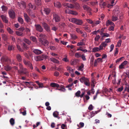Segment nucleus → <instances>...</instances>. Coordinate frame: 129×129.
<instances>
[{"instance_id":"f257e3e1","label":"nucleus","mask_w":129,"mask_h":129,"mask_svg":"<svg viewBox=\"0 0 129 129\" xmlns=\"http://www.w3.org/2000/svg\"><path fill=\"white\" fill-rule=\"evenodd\" d=\"M69 21L79 25H81L83 23V22L82 20L74 18L69 19Z\"/></svg>"},{"instance_id":"f03ea898","label":"nucleus","mask_w":129,"mask_h":129,"mask_svg":"<svg viewBox=\"0 0 129 129\" xmlns=\"http://www.w3.org/2000/svg\"><path fill=\"white\" fill-rule=\"evenodd\" d=\"M105 47V42H102L99 46V47H94L92 49V52H96L102 50L103 49V47Z\"/></svg>"},{"instance_id":"7ed1b4c3","label":"nucleus","mask_w":129,"mask_h":129,"mask_svg":"<svg viewBox=\"0 0 129 129\" xmlns=\"http://www.w3.org/2000/svg\"><path fill=\"white\" fill-rule=\"evenodd\" d=\"M23 62L24 64L28 68L31 70L33 69V67L32 66V63L29 61L24 59L23 60Z\"/></svg>"},{"instance_id":"20e7f679","label":"nucleus","mask_w":129,"mask_h":129,"mask_svg":"<svg viewBox=\"0 0 129 129\" xmlns=\"http://www.w3.org/2000/svg\"><path fill=\"white\" fill-rule=\"evenodd\" d=\"M42 24L44 29L47 32H51L50 27L47 23L44 22L42 23Z\"/></svg>"},{"instance_id":"39448f33","label":"nucleus","mask_w":129,"mask_h":129,"mask_svg":"<svg viewBox=\"0 0 129 129\" xmlns=\"http://www.w3.org/2000/svg\"><path fill=\"white\" fill-rule=\"evenodd\" d=\"M9 17L12 19H14L15 17V13L12 9L9 10L8 12Z\"/></svg>"},{"instance_id":"423d86ee","label":"nucleus","mask_w":129,"mask_h":129,"mask_svg":"<svg viewBox=\"0 0 129 129\" xmlns=\"http://www.w3.org/2000/svg\"><path fill=\"white\" fill-rule=\"evenodd\" d=\"M17 5L19 9L25 8L26 7L25 3L23 1H21L20 3L18 2Z\"/></svg>"},{"instance_id":"0eeeda50","label":"nucleus","mask_w":129,"mask_h":129,"mask_svg":"<svg viewBox=\"0 0 129 129\" xmlns=\"http://www.w3.org/2000/svg\"><path fill=\"white\" fill-rule=\"evenodd\" d=\"M1 60L2 62H11V59L6 56H2L1 58Z\"/></svg>"},{"instance_id":"6e6552de","label":"nucleus","mask_w":129,"mask_h":129,"mask_svg":"<svg viewBox=\"0 0 129 129\" xmlns=\"http://www.w3.org/2000/svg\"><path fill=\"white\" fill-rule=\"evenodd\" d=\"M36 30L40 32H42L43 29L41 25L39 24H36L35 25Z\"/></svg>"},{"instance_id":"1a4fd4ad","label":"nucleus","mask_w":129,"mask_h":129,"mask_svg":"<svg viewBox=\"0 0 129 129\" xmlns=\"http://www.w3.org/2000/svg\"><path fill=\"white\" fill-rule=\"evenodd\" d=\"M53 19L56 22H58L60 21V16L56 13L53 14Z\"/></svg>"},{"instance_id":"9d476101","label":"nucleus","mask_w":129,"mask_h":129,"mask_svg":"<svg viewBox=\"0 0 129 129\" xmlns=\"http://www.w3.org/2000/svg\"><path fill=\"white\" fill-rule=\"evenodd\" d=\"M40 38H39V41L40 42H42L43 41L45 40V37L46 36L45 35L42 34H40Z\"/></svg>"},{"instance_id":"9b49d317","label":"nucleus","mask_w":129,"mask_h":129,"mask_svg":"<svg viewBox=\"0 0 129 129\" xmlns=\"http://www.w3.org/2000/svg\"><path fill=\"white\" fill-rule=\"evenodd\" d=\"M23 16L25 20L27 23H29L30 22L31 19L26 13H24Z\"/></svg>"},{"instance_id":"f8f14e48","label":"nucleus","mask_w":129,"mask_h":129,"mask_svg":"<svg viewBox=\"0 0 129 129\" xmlns=\"http://www.w3.org/2000/svg\"><path fill=\"white\" fill-rule=\"evenodd\" d=\"M45 57V55H43L42 56H38L35 58V60L37 61H39L43 60L44 58Z\"/></svg>"},{"instance_id":"ddd939ff","label":"nucleus","mask_w":129,"mask_h":129,"mask_svg":"<svg viewBox=\"0 0 129 129\" xmlns=\"http://www.w3.org/2000/svg\"><path fill=\"white\" fill-rule=\"evenodd\" d=\"M27 7L28 8V11L31 10L33 9L34 10H35L36 9V7L34 6V5H32L30 3L28 4Z\"/></svg>"},{"instance_id":"4468645a","label":"nucleus","mask_w":129,"mask_h":129,"mask_svg":"<svg viewBox=\"0 0 129 129\" xmlns=\"http://www.w3.org/2000/svg\"><path fill=\"white\" fill-rule=\"evenodd\" d=\"M64 5L67 8L72 9L74 7V6L71 4L65 3L64 4Z\"/></svg>"},{"instance_id":"2eb2a0df","label":"nucleus","mask_w":129,"mask_h":129,"mask_svg":"<svg viewBox=\"0 0 129 129\" xmlns=\"http://www.w3.org/2000/svg\"><path fill=\"white\" fill-rule=\"evenodd\" d=\"M127 63V62L126 60L124 61L119 66V68L120 69H122L124 68V66Z\"/></svg>"},{"instance_id":"dca6fc26","label":"nucleus","mask_w":129,"mask_h":129,"mask_svg":"<svg viewBox=\"0 0 129 129\" xmlns=\"http://www.w3.org/2000/svg\"><path fill=\"white\" fill-rule=\"evenodd\" d=\"M0 17H1L3 21L5 23H8V20L7 19L6 17V16L3 15H2L0 16Z\"/></svg>"},{"instance_id":"f3484780","label":"nucleus","mask_w":129,"mask_h":129,"mask_svg":"<svg viewBox=\"0 0 129 129\" xmlns=\"http://www.w3.org/2000/svg\"><path fill=\"white\" fill-rule=\"evenodd\" d=\"M54 5L55 7L58 8H60L61 7V4L60 3L56 1H55L54 3Z\"/></svg>"},{"instance_id":"a211bd4d","label":"nucleus","mask_w":129,"mask_h":129,"mask_svg":"<svg viewBox=\"0 0 129 129\" xmlns=\"http://www.w3.org/2000/svg\"><path fill=\"white\" fill-rule=\"evenodd\" d=\"M33 52L35 54L37 55H39L42 53V52L40 50L37 49H35L33 51Z\"/></svg>"},{"instance_id":"6ab92c4d","label":"nucleus","mask_w":129,"mask_h":129,"mask_svg":"<svg viewBox=\"0 0 129 129\" xmlns=\"http://www.w3.org/2000/svg\"><path fill=\"white\" fill-rule=\"evenodd\" d=\"M76 0H66V2H69L70 3L75 4L78 7H79V4L76 2Z\"/></svg>"},{"instance_id":"aec40b11","label":"nucleus","mask_w":129,"mask_h":129,"mask_svg":"<svg viewBox=\"0 0 129 129\" xmlns=\"http://www.w3.org/2000/svg\"><path fill=\"white\" fill-rule=\"evenodd\" d=\"M80 81L81 83H84L86 81H89V80L88 78L83 77L80 78Z\"/></svg>"},{"instance_id":"412c9836","label":"nucleus","mask_w":129,"mask_h":129,"mask_svg":"<svg viewBox=\"0 0 129 129\" xmlns=\"http://www.w3.org/2000/svg\"><path fill=\"white\" fill-rule=\"evenodd\" d=\"M43 11L45 13L46 15H48L50 13V10L49 8H44Z\"/></svg>"},{"instance_id":"4be33fe9","label":"nucleus","mask_w":129,"mask_h":129,"mask_svg":"<svg viewBox=\"0 0 129 129\" xmlns=\"http://www.w3.org/2000/svg\"><path fill=\"white\" fill-rule=\"evenodd\" d=\"M27 12L29 15L32 18H35V16L34 13L31 10L27 11Z\"/></svg>"},{"instance_id":"5701e85b","label":"nucleus","mask_w":129,"mask_h":129,"mask_svg":"<svg viewBox=\"0 0 129 129\" xmlns=\"http://www.w3.org/2000/svg\"><path fill=\"white\" fill-rule=\"evenodd\" d=\"M50 86L52 87H57V88L60 87L59 85L56 83H52L50 84Z\"/></svg>"},{"instance_id":"b1692460","label":"nucleus","mask_w":129,"mask_h":129,"mask_svg":"<svg viewBox=\"0 0 129 129\" xmlns=\"http://www.w3.org/2000/svg\"><path fill=\"white\" fill-rule=\"evenodd\" d=\"M105 28H102L100 31V34L101 35V36L102 37H105V33H104V31Z\"/></svg>"},{"instance_id":"393cba45","label":"nucleus","mask_w":129,"mask_h":129,"mask_svg":"<svg viewBox=\"0 0 129 129\" xmlns=\"http://www.w3.org/2000/svg\"><path fill=\"white\" fill-rule=\"evenodd\" d=\"M109 25H113L114 26V24L113 22L109 20H108L106 22V25L107 26H108Z\"/></svg>"},{"instance_id":"a878e982","label":"nucleus","mask_w":129,"mask_h":129,"mask_svg":"<svg viewBox=\"0 0 129 129\" xmlns=\"http://www.w3.org/2000/svg\"><path fill=\"white\" fill-rule=\"evenodd\" d=\"M83 8L85 10H87V11L91 10L90 8L86 5H84L83 6Z\"/></svg>"},{"instance_id":"bb28decb","label":"nucleus","mask_w":129,"mask_h":129,"mask_svg":"<svg viewBox=\"0 0 129 129\" xmlns=\"http://www.w3.org/2000/svg\"><path fill=\"white\" fill-rule=\"evenodd\" d=\"M16 58L17 60L19 62H20L22 61V58L21 55L19 54H18L16 55Z\"/></svg>"},{"instance_id":"cd10ccee","label":"nucleus","mask_w":129,"mask_h":129,"mask_svg":"<svg viewBox=\"0 0 129 129\" xmlns=\"http://www.w3.org/2000/svg\"><path fill=\"white\" fill-rule=\"evenodd\" d=\"M53 115L55 117L57 118L58 119L59 118V117L58 116V113L57 111H55L53 113Z\"/></svg>"},{"instance_id":"c85d7f7f","label":"nucleus","mask_w":129,"mask_h":129,"mask_svg":"<svg viewBox=\"0 0 129 129\" xmlns=\"http://www.w3.org/2000/svg\"><path fill=\"white\" fill-rule=\"evenodd\" d=\"M1 8L2 9V11L4 12L6 11L8 9V8L7 6L4 5L2 6Z\"/></svg>"},{"instance_id":"c756f323","label":"nucleus","mask_w":129,"mask_h":129,"mask_svg":"<svg viewBox=\"0 0 129 129\" xmlns=\"http://www.w3.org/2000/svg\"><path fill=\"white\" fill-rule=\"evenodd\" d=\"M14 46L12 45H9L8 46V49L9 51H11L14 50Z\"/></svg>"},{"instance_id":"7c9ffc66","label":"nucleus","mask_w":129,"mask_h":129,"mask_svg":"<svg viewBox=\"0 0 129 129\" xmlns=\"http://www.w3.org/2000/svg\"><path fill=\"white\" fill-rule=\"evenodd\" d=\"M2 37L3 40L5 41H7L8 39L7 36L4 34H2Z\"/></svg>"},{"instance_id":"2f4dec72","label":"nucleus","mask_w":129,"mask_h":129,"mask_svg":"<svg viewBox=\"0 0 129 129\" xmlns=\"http://www.w3.org/2000/svg\"><path fill=\"white\" fill-rule=\"evenodd\" d=\"M44 46H46L48 45V44L49 43L48 41L46 40H45L43 41V42L41 43Z\"/></svg>"},{"instance_id":"473e14b6","label":"nucleus","mask_w":129,"mask_h":129,"mask_svg":"<svg viewBox=\"0 0 129 129\" xmlns=\"http://www.w3.org/2000/svg\"><path fill=\"white\" fill-rule=\"evenodd\" d=\"M50 59L52 61L56 63H59V61L58 60L53 58H50Z\"/></svg>"},{"instance_id":"72a5a7b5","label":"nucleus","mask_w":129,"mask_h":129,"mask_svg":"<svg viewBox=\"0 0 129 129\" xmlns=\"http://www.w3.org/2000/svg\"><path fill=\"white\" fill-rule=\"evenodd\" d=\"M27 69L26 68H23V69L21 70L20 72L21 73H23L24 74H26L27 72Z\"/></svg>"},{"instance_id":"f704fd0d","label":"nucleus","mask_w":129,"mask_h":129,"mask_svg":"<svg viewBox=\"0 0 129 129\" xmlns=\"http://www.w3.org/2000/svg\"><path fill=\"white\" fill-rule=\"evenodd\" d=\"M18 22L21 24H23L24 21L22 18L20 17H18Z\"/></svg>"},{"instance_id":"c9c22d12","label":"nucleus","mask_w":129,"mask_h":129,"mask_svg":"<svg viewBox=\"0 0 129 129\" xmlns=\"http://www.w3.org/2000/svg\"><path fill=\"white\" fill-rule=\"evenodd\" d=\"M23 41L28 45H30L31 43V42L29 40L25 38H24L23 39Z\"/></svg>"},{"instance_id":"e433bc0d","label":"nucleus","mask_w":129,"mask_h":129,"mask_svg":"<svg viewBox=\"0 0 129 129\" xmlns=\"http://www.w3.org/2000/svg\"><path fill=\"white\" fill-rule=\"evenodd\" d=\"M100 5L102 8L104 9L105 6V2L101 1L100 3Z\"/></svg>"},{"instance_id":"4c0bfd02","label":"nucleus","mask_w":129,"mask_h":129,"mask_svg":"<svg viewBox=\"0 0 129 129\" xmlns=\"http://www.w3.org/2000/svg\"><path fill=\"white\" fill-rule=\"evenodd\" d=\"M35 3L38 6H40L41 5V0H35Z\"/></svg>"},{"instance_id":"58836bf2","label":"nucleus","mask_w":129,"mask_h":129,"mask_svg":"<svg viewBox=\"0 0 129 129\" xmlns=\"http://www.w3.org/2000/svg\"><path fill=\"white\" fill-rule=\"evenodd\" d=\"M67 70L70 73H73V72H74V70L71 67H67Z\"/></svg>"},{"instance_id":"ea45409f","label":"nucleus","mask_w":129,"mask_h":129,"mask_svg":"<svg viewBox=\"0 0 129 129\" xmlns=\"http://www.w3.org/2000/svg\"><path fill=\"white\" fill-rule=\"evenodd\" d=\"M11 69V67L9 66H7L5 67V69L7 71H9Z\"/></svg>"},{"instance_id":"a19ab883","label":"nucleus","mask_w":129,"mask_h":129,"mask_svg":"<svg viewBox=\"0 0 129 129\" xmlns=\"http://www.w3.org/2000/svg\"><path fill=\"white\" fill-rule=\"evenodd\" d=\"M98 112V111H92V112H91L90 113L91 117L94 116L95 114H97Z\"/></svg>"},{"instance_id":"79ce46f5","label":"nucleus","mask_w":129,"mask_h":129,"mask_svg":"<svg viewBox=\"0 0 129 129\" xmlns=\"http://www.w3.org/2000/svg\"><path fill=\"white\" fill-rule=\"evenodd\" d=\"M59 87H60V88H56V89L58 90L61 91H62L63 92L65 91L66 89L64 88L63 87V86L62 87H61L60 86H59Z\"/></svg>"},{"instance_id":"37998d69","label":"nucleus","mask_w":129,"mask_h":129,"mask_svg":"<svg viewBox=\"0 0 129 129\" xmlns=\"http://www.w3.org/2000/svg\"><path fill=\"white\" fill-rule=\"evenodd\" d=\"M70 36L72 39L75 40L78 38L74 34H71Z\"/></svg>"},{"instance_id":"c03bdc74","label":"nucleus","mask_w":129,"mask_h":129,"mask_svg":"<svg viewBox=\"0 0 129 129\" xmlns=\"http://www.w3.org/2000/svg\"><path fill=\"white\" fill-rule=\"evenodd\" d=\"M30 38L31 40L34 42H36L37 41L36 38L35 37L31 36L30 37Z\"/></svg>"},{"instance_id":"a18cd8bd","label":"nucleus","mask_w":129,"mask_h":129,"mask_svg":"<svg viewBox=\"0 0 129 129\" xmlns=\"http://www.w3.org/2000/svg\"><path fill=\"white\" fill-rule=\"evenodd\" d=\"M10 124L12 125H13L14 124V120L13 118H11L10 120Z\"/></svg>"},{"instance_id":"49530a36","label":"nucleus","mask_w":129,"mask_h":129,"mask_svg":"<svg viewBox=\"0 0 129 129\" xmlns=\"http://www.w3.org/2000/svg\"><path fill=\"white\" fill-rule=\"evenodd\" d=\"M118 19V17L117 16H113L112 17V20L113 21H116Z\"/></svg>"},{"instance_id":"de8ad7c7","label":"nucleus","mask_w":129,"mask_h":129,"mask_svg":"<svg viewBox=\"0 0 129 129\" xmlns=\"http://www.w3.org/2000/svg\"><path fill=\"white\" fill-rule=\"evenodd\" d=\"M16 35L18 36H23V34L22 33L19 31H16Z\"/></svg>"},{"instance_id":"09e8293b","label":"nucleus","mask_w":129,"mask_h":129,"mask_svg":"<svg viewBox=\"0 0 129 129\" xmlns=\"http://www.w3.org/2000/svg\"><path fill=\"white\" fill-rule=\"evenodd\" d=\"M100 21L99 20H97L94 21L93 22V26H95L99 24L100 23Z\"/></svg>"},{"instance_id":"8fccbe9b","label":"nucleus","mask_w":129,"mask_h":129,"mask_svg":"<svg viewBox=\"0 0 129 129\" xmlns=\"http://www.w3.org/2000/svg\"><path fill=\"white\" fill-rule=\"evenodd\" d=\"M84 29L86 31L88 32H90L91 30L89 27L87 26H85L84 27Z\"/></svg>"},{"instance_id":"3c124183","label":"nucleus","mask_w":129,"mask_h":129,"mask_svg":"<svg viewBox=\"0 0 129 129\" xmlns=\"http://www.w3.org/2000/svg\"><path fill=\"white\" fill-rule=\"evenodd\" d=\"M81 93V92L80 91L78 90V91L76 93H75V95L77 97H80V94Z\"/></svg>"},{"instance_id":"603ef678","label":"nucleus","mask_w":129,"mask_h":129,"mask_svg":"<svg viewBox=\"0 0 129 129\" xmlns=\"http://www.w3.org/2000/svg\"><path fill=\"white\" fill-rule=\"evenodd\" d=\"M121 43L122 41L121 40H120L118 41L116 47H120L121 46Z\"/></svg>"},{"instance_id":"864d4df0","label":"nucleus","mask_w":129,"mask_h":129,"mask_svg":"<svg viewBox=\"0 0 129 129\" xmlns=\"http://www.w3.org/2000/svg\"><path fill=\"white\" fill-rule=\"evenodd\" d=\"M87 21L89 23L92 24V25L93 26V22L92 20L90 19H86Z\"/></svg>"},{"instance_id":"5fc2aeb1","label":"nucleus","mask_w":129,"mask_h":129,"mask_svg":"<svg viewBox=\"0 0 129 129\" xmlns=\"http://www.w3.org/2000/svg\"><path fill=\"white\" fill-rule=\"evenodd\" d=\"M81 55L78 53H76L75 54V56L77 58H79L81 57Z\"/></svg>"},{"instance_id":"6e6d98bb","label":"nucleus","mask_w":129,"mask_h":129,"mask_svg":"<svg viewBox=\"0 0 129 129\" xmlns=\"http://www.w3.org/2000/svg\"><path fill=\"white\" fill-rule=\"evenodd\" d=\"M7 30L8 32L10 34H12L13 33V31L10 27H8Z\"/></svg>"},{"instance_id":"4d7b16f0","label":"nucleus","mask_w":129,"mask_h":129,"mask_svg":"<svg viewBox=\"0 0 129 129\" xmlns=\"http://www.w3.org/2000/svg\"><path fill=\"white\" fill-rule=\"evenodd\" d=\"M76 31L78 33H80L81 34H82L83 33V32L81 30H80V29L78 28H76Z\"/></svg>"},{"instance_id":"13d9d810","label":"nucleus","mask_w":129,"mask_h":129,"mask_svg":"<svg viewBox=\"0 0 129 129\" xmlns=\"http://www.w3.org/2000/svg\"><path fill=\"white\" fill-rule=\"evenodd\" d=\"M100 38V36L99 35H97L94 38V40L95 41H98Z\"/></svg>"},{"instance_id":"bf43d9fd","label":"nucleus","mask_w":129,"mask_h":129,"mask_svg":"<svg viewBox=\"0 0 129 129\" xmlns=\"http://www.w3.org/2000/svg\"><path fill=\"white\" fill-rule=\"evenodd\" d=\"M71 14L74 15H76L77 14V13L76 11L72 10Z\"/></svg>"},{"instance_id":"052dcab7","label":"nucleus","mask_w":129,"mask_h":129,"mask_svg":"<svg viewBox=\"0 0 129 129\" xmlns=\"http://www.w3.org/2000/svg\"><path fill=\"white\" fill-rule=\"evenodd\" d=\"M84 45V43L83 42H80L78 43L77 44V46H82Z\"/></svg>"},{"instance_id":"680f3d73","label":"nucleus","mask_w":129,"mask_h":129,"mask_svg":"<svg viewBox=\"0 0 129 129\" xmlns=\"http://www.w3.org/2000/svg\"><path fill=\"white\" fill-rule=\"evenodd\" d=\"M71 11L70 10H66L65 11V12L67 13L71 14Z\"/></svg>"},{"instance_id":"e2e57ef3","label":"nucleus","mask_w":129,"mask_h":129,"mask_svg":"<svg viewBox=\"0 0 129 129\" xmlns=\"http://www.w3.org/2000/svg\"><path fill=\"white\" fill-rule=\"evenodd\" d=\"M81 57L82 60L84 61L86 60V59L85 58V56L84 54H82L81 55Z\"/></svg>"},{"instance_id":"0e129e2a","label":"nucleus","mask_w":129,"mask_h":129,"mask_svg":"<svg viewBox=\"0 0 129 129\" xmlns=\"http://www.w3.org/2000/svg\"><path fill=\"white\" fill-rule=\"evenodd\" d=\"M57 29V28L55 26H53L51 28V30L55 31H56Z\"/></svg>"},{"instance_id":"69168bd1","label":"nucleus","mask_w":129,"mask_h":129,"mask_svg":"<svg viewBox=\"0 0 129 129\" xmlns=\"http://www.w3.org/2000/svg\"><path fill=\"white\" fill-rule=\"evenodd\" d=\"M59 74V72H58L55 71L54 73V76H58Z\"/></svg>"},{"instance_id":"338daca9","label":"nucleus","mask_w":129,"mask_h":129,"mask_svg":"<svg viewBox=\"0 0 129 129\" xmlns=\"http://www.w3.org/2000/svg\"><path fill=\"white\" fill-rule=\"evenodd\" d=\"M118 52V49L117 48H116V50L115 52L114 53V55L115 56H116L117 55V54Z\"/></svg>"},{"instance_id":"774afa93","label":"nucleus","mask_w":129,"mask_h":129,"mask_svg":"<svg viewBox=\"0 0 129 129\" xmlns=\"http://www.w3.org/2000/svg\"><path fill=\"white\" fill-rule=\"evenodd\" d=\"M108 30L109 31L113 30H114V27L113 26H110Z\"/></svg>"}]
</instances>
